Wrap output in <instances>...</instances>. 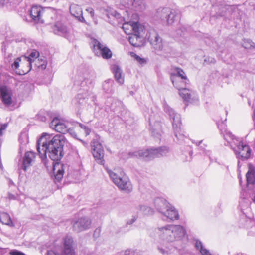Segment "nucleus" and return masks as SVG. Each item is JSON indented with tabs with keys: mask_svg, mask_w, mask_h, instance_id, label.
Instances as JSON below:
<instances>
[{
	"mask_svg": "<svg viewBox=\"0 0 255 255\" xmlns=\"http://www.w3.org/2000/svg\"><path fill=\"white\" fill-rule=\"evenodd\" d=\"M65 142V138L62 135L52 136L44 133L36 144L37 151L40 157L46 158L48 156L53 161V172L55 179L57 182H60L63 178L65 170V165L58 162L64 156L63 146Z\"/></svg>",
	"mask_w": 255,
	"mask_h": 255,
	"instance_id": "1",
	"label": "nucleus"
},
{
	"mask_svg": "<svg viewBox=\"0 0 255 255\" xmlns=\"http://www.w3.org/2000/svg\"><path fill=\"white\" fill-rule=\"evenodd\" d=\"M160 240L158 246L159 252L163 255H169L175 250L174 243L185 240L186 230L179 225H166L157 228Z\"/></svg>",
	"mask_w": 255,
	"mask_h": 255,
	"instance_id": "2",
	"label": "nucleus"
},
{
	"mask_svg": "<svg viewBox=\"0 0 255 255\" xmlns=\"http://www.w3.org/2000/svg\"><path fill=\"white\" fill-rule=\"evenodd\" d=\"M154 204L157 212L166 219L170 221L179 219L178 211L165 199L156 198L154 200Z\"/></svg>",
	"mask_w": 255,
	"mask_h": 255,
	"instance_id": "3",
	"label": "nucleus"
},
{
	"mask_svg": "<svg viewBox=\"0 0 255 255\" xmlns=\"http://www.w3.org/2000/svg\"><path fill=\"white\" fill-rule=\"evenodd\" d=\"M169 153V149L166 146L158 148H151L146 150H141L134 152H130L131 157L140 158L145 160H150L155 158L165 156Z\"/></svg>",
	"mask_w": 255,
	"mask_h": 255,
	"instance_id": "4",
	"label": "nucleus"
},
{
	"mask_svg": "<svg viewBox=\"0 0 255 255\" xmlns=\"http://www.w3.org/2000/svg\"><path fill=\"white\" fill-rule=\"evenodd\" d=\"M171 80L174 86L179 90L180 96L186 102H190L193 99L196 98L195 93L188 88L187 82L189 80L181 79L175 75H171Z\"/></svg>",
	"mask_w": 255,
	"mask_h": 255,
	"instance_id": "5",
	"label": "nucleus"
},
{
	"mask_svg": "<svg viewBox=\"0 0 255 255\" xmlns=\"http://www.w3.org/2000/svg\"><path fill=\"white\" fill-rule=\"evenodd\" d=\"M163 107L165 112L168 113L170 117L173 119L172 126L175 136L177 140L181 143L186 137L184 134V131L181 129V116L180 114L175 113L174 110L166 103L164 104Z\"/></svg>",
	"mask_w": 255,
	"mask_h": 255,
	"instance_id": "6",
	"label": "nucleus"
},
{
	"mask_svg": "<svg viewBox=\"0 0 255 255\" xmlns=\"http://www.w3.org/2000/svg\"><path fill=\"white\" fill-rule=\"evenodd\" d=\"M180 16V11L177 9L169 7H160L155 14L157 19L161 20L168 25H171Z\"/></svg>",
	"mask_w": 255,
	"mask_h": 255,
	"instance_id": "7",
	"label": "nucleus"
},
{
	"mask_svg": "<svg viewBox=\"0 0 255 255\" xmlns=\"http://www.w3.org/2000/svg\"><path fill=\"white\" fill-rule=\"evenodd\" d=\"M148 41L153 48L157 52L163 54H170L172 51V48L168 44L163 41L162 38L155 30H151L149 33Z\"/></svg>",
	"mask_w": 255,
	"mask_h": 255,
	"instance_id": "8",
	"label": "nucleus"
},
{
	"mask_svg": "<svg viewBox=\"0 0 255 255\" xmlns=\"http://www.w3.org/2000/svg\"><path fill=\"white\" fill-rule=\"evenodd\" d=\"M148 41L153 48L157 52L163 54H170L172 51V48L168 44L163 41L162 38L155 30H151L149 33Z\"/></svg>",
	"mask_w": 255,
	"mask_h": 255,
	"instance_id": "9",
	"label": "nucleus"
},
{
	"mask_svg": "<svg viewBox=\"0 0 255 255\" xmlns=\"http://www.w3.org/2000/svg\"><path fill=\"white\" fill-rule=\"evenodd\" d=\"M108 172L112 181L119 189L127 192H130L132 190L130 181L124 173H121L118 175L111 170H108Z\"/></svg>",
	"mask_w": 255,
	"mask_h": 255,
	"instance_id": "10",
	"label": "nucleus"
},
{
	"mask_svg": "<svg viewBox=\"0 0 255 255\" xmlns=\"http://www.w3.org/2000/svg\"><path fill=\"white\" fill-rule=\"evenodd\" d=\"M46 255H75L73 238L68 235L64 238L63 254H60L55 250H50L47 251Z\"/></svg>",
	"mask_w": 255,
	"mask_h": 255,
	"instance_id": "11",
	"label": "nucleus"
},
{
	"mask_svg": "<svg viewBox=\"0 0 255 255\" xmlns=\"http://www.w3.org/2000/svg\"><path fill=\"white\" fill-rule=\"evenodd\" d=\"M94 51L97 56H101L103 59H109L112 56L111 50L105 44L101 43L98 40L94 39L92 40Z\"/></svg>",
	"mask_w": 255,
	"mask_h": 255,
	"instance_id": "12",
	"label": "nucleus"
},
{
	"mask_svg": "<svg viewBox=\"0 0 255 255\" xmlns=\"http://www.w3.org/2000/svg\"><path fill=\"white\" fill-rule=\"evenodd\" d=\"M51 128L55 131L62 134L69 132L72 134V129L69 127V123L55 117L50 124Z\"/></svg>",
	"mask_w": 255,
	"mask_h": 255,
	"instance_id": "13",
	"label": "nucleus"
},
{
	"mask_svg": "<svg viewBox=\"0 0 255 255\" xmlns=\"http://www.w3.org/2000/svg\"><path fill=\"white\" fill-rule=\"evenodd\" d=\"M237 157L242 160L248 159L250 156L251 150L249 146L239 141L232 148Z\"/></svg>",
	"mask_w": 255,
	"mask_h": 255,
	"instance_id": "14",
	"label": "nucleus"
},
{
	"mask_svg": "<svg viewBox=\"0 0 255 255\" xmlns=\"http://www.w3.org/2000/svg\"><path fill=\"white\" fill-rule=\"evenodd\" d=\"M96 97L91 92L79 93L73 100V103L78 108L84 107L88 104V101L94 102Z\"/></svg>",
	"mask_w": 255,
	"mask_h": 255,
	"instance_id": "15",
	"label": "nucleus"
},
{
	"mask_svg": "<svg viewBox=\"0 0 255 255\" xmlns=\"http://www.w3.org/2000/svg\"><path fill=\"white\" fill-rule=\"evenodd\" d=\"M75 84L80 85L82 87H90L92 85V76L91 73L85 70L84 72L79 71L75 76Z\"/></svg>",
	"mask_w": 255,
	"mask_h": 255,
	"instance_id": "16",
	"label": "nucleus"
},
{
	"mask_svg": "<svg viewBox=\"0 0 255 255\" xmlns=\"http://www.w3.org/2000/svg\"><path fill=\"white\" fill-rule=\"evenodd\" d=\"M92 153L97 162L100 164H104L103 159L104 153L101 144L98 141L94 140L91 143Z\"/></svg>",
	"mask_w": 255,
	"mask_h": 255,
	"instance_id": "17",
	"label": "nucleus"
},
{
	"mask_svg": "<svg viewBox=\"0 0 255 255\" xmlns=\"http://www.w3.org/2000/svg\"><path fill=\"white\" fill-rule=\"evenodd\" d=\"M123 29L125 32L130 35L134 32L143 31L144 27L138 22H129L123 24Z\"/></svg>",
	"mask_w": 255,
	"mask_h": 255,
	"instance_id": "18",
	"label": "nucleus"
},
{
	"mask_svg": "<svg viewBox=\"0 0 255 255\" xmlns=\"http://www.w3.org/2000/svg\"><path fill=\"white\" fill-rule=\"evenodd\" d=\"M91 221L87 217L79 218L73 225V230L76 232H80L90 228Z\"/></svg>",
	"mask_w": 255,
	"mask_h": 255,
	"instance_id": "19",
	"label": "nucleus"
},
{
	"mask_svg": "<svg viewBox=\"0 0 255 255\" xmlns=\"http://www.w3.org/2000/svg\"><path fill=\"white\" fill-rule=\"evenodd\" d=\"M0 94L3 104L6 106H10L12 103L11 89L5 85H0Z\"/></svg>",
	"mask_w": 255,
	"mask_h": 255,
	"instance_id": "20",
	"label": "nucleus"
},
{
	"mask_svg": "<svg viewBox=\"0 0 255 255\" xmlns=\"http://www.w3.org/2000/svg\"><path fill=\"white\" fill-rule=\"evenodd\" d=\"M32 63L33 61L30 58L25 56H21L20 70L17 71L18 74L23 75L29 72L31 69Z\"/></svg>",
	"mask_w": 255,
	"mask_h": 255,
	"instance_id": "21",
	"label": "nucleus"
},
{
	"mask_svg": "<svg viewBox=\"0 0 255 255\" xmlns=\"http://www.w3.org/2000/svg\"><path fill=\"white\" fill-rule=\"evenodd\" d=\"M71 15L78 21L86 23V20L83 16V10L81 6L75 3H71L69 7Z\"/></svg>",
	"mask_w": 255,
	"mask_h": 255,
	"instance_id": "22",
	"label": "nucleus"
},
{
	"mask_svg": "<svg viewBox=\"0 0 255 255\" xmlns=\"http://www.w3.org/2000/svg\"><path fill=\"white\" fill-rule=\"evenodd\" d=\"M226 9L228 11L229 13H224L223 12L220 13L221 16H223L225 18L230 19H240L241 16V11L235 6H226L223 9Z\"/></svg>",
	"mask_w": 255,
	"mask_h": 255,
	"instance_id": "23",
	"label": "nucleus"
},
{
	"mask_svg": "<svg viewBox=\"0 0 255 255\" xmlns=\"http://www.w3.org/2000/svg\"><path fill=\"white\" fill-rule=\"evenodd\" d=\"M43 9V8L38 5L32 6L30 11V15L32 20L35 22L44 23V19H42Z\"/></svg>",
	"mask_w": 255,
	"mask_h": 255,
	"instance_id": "24",
	"label": "nucleus"
},
{
	"mask_svg": "<svg viewBox=\"0 0 255 255\" xmlns=\"http://www.w3.org/2000/svg\"><path fill=\"white\" fill-rule=\"evenodd\" d=\"M111 69L116 81L120 85L123 84L124 83V76L121 68L118 65L114 64L112 66Z\"/></svg>",
	"mask_w": 255,
	"mask_h": 255,
	"instance_id": "25",
	"label": "nucleus"
},
{
	"mask_svg": "<svg viewBox=\"0 0 255 255\" xmlns=\"http://www.w3.org/2000/svg\"><path fill=\"white\" fill-rule=\"evenodd\" d=\"M223 134L224 139L227 142V144H225V145H229L231 148H232L236 144H238L239 140L234 135L232 134L230 131L225 130L224 133H222Z\"/></svg>",
	"mask_w": 255,
	"mask_h": 255,
	"instance_id": "26",
	"label": "nucleus"
},
{
	"mask_svg": "<svg viewBox=\"0 0 255 255\" xmlns=\"http://www.w3.org/2000/svg\"><path fill=\"white\" fill-rule=\"evenodd\" d=\"M142 31H138V32H134L129 35L128 37V41L129 43L135 47L140 46L142 42V37L140 35Z\"/></svg>",
	"mask_w": 255,
	"mask_h": 255,
	"instance_id": "27",
	"label": "nucleus"
},
{
	"mask_svg": "<svg viewBox=\"0 0 255 255\" xmlns=\"http://www.w3.org/2000/svg\"><path fill=\"white\" fill-rule=\"evenodd\" d=\"M35 154L33 152H27L25 154L23 161L22 168L26 172L27 168L31 165V163L34 159Z\"/></svg>",
	"mask_w": 255,
	"mask_h": 255,
	"instance_id": "28",
	"label": "nucleus"
},
{
	"mask_svg": "<svg viewBox=\"0 0 255 255\" xmlns=\"http://www.w3.org/2000/svg\"><path fill=\"white\" fill-rule=\"evenodd\" d=\"M53 32L57 35H63L67 32V27L60 22H56L52 26Z\"/></svg>",
	"mask_w": 255,
	"mask_h": 255,
	"instance_id": "29",
	"label": "nucleus"
},
{
	"mask_svg": "<svg viewBox=\"0 0 255 255\" xmlns=\"http://www.w3.org/2000/svg\"><path fill=\"white\" fill-rule=\"evenodd\" d=\"M136 209L139 215H150L153 214L154 212L152 208L145 205H139Z\"/></svg>",
	"mask_w": 255,
	"mask_h": 255,
	"instance_id": "30",
	"label": "nucleus"
},
{
	"mask_svg": "<svg viewBox=\"0 0 255 255\" xmlns=\"http://www.w3.org/2000/svg\"><path fill=\"white\" fill-rule=\"evenodd\" d=\"M0 223L8 225L10 227L14 226L11 219L8 214L5 212H0Z\"/></svg>",
	"mask_w": 255,
	"mask_h": 255,
	"instance_id": "31",
	"label": "nucleus"
},
{
	"mask_svg": "<svg viewBox=\"0 0 255 255\" xmlns=\"http://www.w3.org/2000/svg\"><path fill=\"white\" fill-rule=\"evenodd\" d=\"M19 149L22 152L25 149L26 145L29 142L28 136L26 133H21L19 138Z\"/></svg>",
	"mask_w": 255,
	"mask_h": 255,
	"instance_id": "32",
	"label": "nucleus"
},
{
	"mask_svg": "<svg viewBox=\"0 0 255 255\" xmlns=\"http://www.w3.org/2000/svg\"><path fill=\"white\" fill-rule=\"evenodd\" d=\"M154 127H150V132L153 136L156 138H159L162 132L161 125L159 122H156Z\"/></svg>",
	"mask_w": 255,
	"mask_h": 255,
	"instance_id": "33",
	"label": "nucleus"
},
{
	"mask_svg": "<svg viewBox=\"0 0 255 255\" xmlns=\"http://www.w3.org/2000/svg\"><path fill=\"white\" fill-rule=\"evenodd\" d=\"M133 4L131 5L136 11H141L146 8L144 0H133Z\"/></svg>",
	"mask_w": 255,
	"mask_h": 255,
	"instance_id": "34",
	"label": "nucleus"
},
{
	"mask_svg": "<svg viewBox=\"0 0 255 255\" xmlns=\"http://www.w3.org/2000/svg\"><path fill=\"white\" fill-rule=\"evenodd\" d=\"M55 11L51 8H43L42 11V19L45 21L48 20L49 18H53L55 16Z\"/></svg>",
	"mask_w": 255,
	"mask_h": 255,
	"instance_id": "35",
	"label": "nucleus"
},
{
	"mask_svg": "<svg viewBox=\"0 0 255 255\" xmlns=\"http://www.w3.org/2000/svg\"><path fill=\"white\" fill-rule=\"evenodd\" d=\"M246 176L248 184H254L255 183V172L253 169L249 168Z\"/></svg>",
	"mask_w": 255,
	"mask_h": 255,
	"instance_id": "36",
	"label": "nucleus"
},
{
	"mask_svg": "<svg viewBox=\"0 0 255 255\" xmlns=\"http://www.w3.org/2000/svg\"><path fill=\"white\" fill-rule=\"evenodd\" d=\"M21 62V57L14 59L13 63L11 64L12 69L18 74L17 71L20 70V63Z\"/></svg>",
	"mask_w": 255,
	"mask_h": 255,
	"instance_id": "37",
	"label": "nucleus"
},
{
	"mask_svg": "<svg viewBox=\"0 0 255 255\" xmlns=\"http://www.w3.org/2000/svg\"><path fill=\"white\" fill-rule=\"evenodd\" d=\"M33 62H35V65L39 69H41L42 70L45 69L46 67V62L44 60H40V59H38L37 60H32Z\"/></svg>",
	"mask_w": 255,
	"mask_h": 255,
	"instance_id": "38",
	"label": "nucleus"
},
{
	"mask_svg": "<svg viewBox=\"0 0 255 255\" xmlns=\"http://www.w3.org/2000/svg\"><path fill=\"white\" fill-rule=\"evenodd\" d=\"M242 46L245 49L255 48V43L250 39H244L242 43Z\"/></svg>",
	"mask_w": 255,
	"mask_h": 255,
	"instance_id": "39",
	"label": "nucleus"
},
{
	"mask_svg": "<svg viewBox=\"0 0 255 255\" xmlns=\"http://www.w3.org/2000/svg\"><path fill=\"white\" fill-rule=\"evenodd\" d=\"M171 75H175L177 77L181 78V79L185 80L187 79V77L185 75L184 72L180 68H177L176 69V73L172 74Z\"/></svg>",
	"mask_w": 255,
	"mask_h": 255,
	"instance_id": "40",
	"label": "nucleus"
},
{
	"mask_svg": "<svg viewBox=\"0 0 255 255\" xmlns=\"http://www.w3.org/2000/svg\"><path fill=\"white\" fill-rule=\"evenodd\" d=\"M77 125L79 127L81 128V129L83 130L86 136L90 134L91 130L88 127L80 123H77Z\"/></svg>",
	"mask_w": 255,
	"mask_h": 255,
	"instance_id": "41",
	"label": "nucleus"
},
{
	"mask_svg": "<svg viewBox=\"0 0 255 255\" xmlns=\"http://www.w3.org/2000/svg\"><path fill=\"white\" fill-rule=\"evenodd\" d=\"M133 0H120V3L122 5L126 7L129 8L131 7L133 4Z\"/></svg>",
	"mask_w": 255,
	"mask_h": 255,
	"instance_id": "42",
	"label": "nucleus"
},
{
	"mask_svg": "<svg viewBox=\"0 0 255 255\" xmlns=\"http://www.w3.org/2000/svg\"><path fill=\"white\" fill-rule=\"evenodd\" d=\"M112 83H113L112 80H108L105 81L104 82V83L103 84V89L106 91H108L110 87L112 85Z\"/></svg>",
	"mask_w": 255,
	"mask_h": 255,
	"instance_id": "43",
	"label": "nucleus"
},
{
	"mask_svg": "<svg viewBox=\"0 0 255 255\" xmlns=\"http://www.w3.org/2000/svg\"><path fill=\"white\" fill-rule=\"evenodd\" d=\"M6 255H25L23 253L20 252L18 250H10L8 252Z\"/></svg>",
	"mask_w": 255,
	"mask_h": 255,
	"instance_id": "44",
	"label": "nucleus"
},
{
	"mask_svg": "<svg viewBox=\"0 0 255 255\" xmlns=\"http://www.w3.org/2000/svg\"><path fill=\"white\" fill-rule=\"evenodd\" d=\"M39 56V53L36 50H33L30 53L28 57L30 58L32 60H35Z\"/></svg>",
	"mask_w": 255,
	"mask_h": 255,
	"instance_id": "45",
	"label": "nucleus"
},
{
	"mask_svg": "<svg viewBox=\"0 0 255 255\" xmlns=\"http://www.w3.org/2000/svg\"><path fill=\"white\" fill-rule=\"evenodd\" d=\"M229 6L228 5H225L224 6H221L220 8H219V11L218 12H217L216 14H217V17H222L220 15V13L223 12L224 13H229L228 12V11L226 10V9H223V8H224L225 6Z\"/></svg>",
	"mask_w": 255,
	"mask_h": 255,
	"instance_id": "46",
	"label": "nucleus"
},
{
	"mask_svg": "<svg viewBox=\"0 0 255 255\" xmlns=\"http://www.w3.org/2000/svg\"><path fill=\"white\" fill-rule=\"evenodd\" d=\"M135 58L141 65L145 64L146 63V61L144 59L141 58L136 54H135Z\"/></svg>",
	"mask_w": 255,
	"mask_h": 255,
	"instance_id": "47",
	"label": "nucleus"
},
{
	"mask_svg": "<svg viewBox=\"0 0 255 255\" xmlns=\"http://www.w3.org/2000/svg\"><path fill=\"white\" fill-rule=\"evenodd\" d=\"M186 29L184 27H182L177 30V34L180 35L181 36L185 35V31Z\"/></svg>",
	"mask_w": 255,
	"mask_h": 255,
	"instance_id": "48",
	"label": "nucleus"
},
{
	"mask_svg": "<svg viewBox=\"0 0 255 255\" xmlns=\"http://www.w3.org/2000/svg\"><path fill=\"white\" fill-rule=\"evenodd\" d=\"M9 249L7 248H2L0 247V255H6Z\"/></svg>",
	"mask_w": 255,
	"mask_h": 255,
	"instance_id": "49",
	"label": "nucleus"
},
{
	"mask_svg": "<svg viewBox=\"0 0 255 255\" xmlns=\"http://www.w3.org/2000/svg\"><path fill=\"white\" fill-rule=\"evenodd\" d=\"M137 216H133L132 218L131 219L128 220L127 222V225H131L133 223H134L135 221L137 220Z\"/></svg>",
	"mask_w": 255,
	"mask_h": 255,
	"instance_id": "50",
	"label": "nucleus"
},
{
	"mask_svg": "<svg viewBox=\"0 0 255 255\" xmlns=\"http://www.w3.org/2000/svg\"><path fill=\"white\" fill-rule=\"evenodd\" d=\"M86 11L90 14V15L92 18L94 17L95 13H94V10L92 8L88 7L86 9Z\"/></svg>",
	"mask_w": 255,
	"mask_h": 255,
	"instance_id": "51",
	"label": "nucleus"
},
{
	"mask_svg": "<svg viewBox=\"0 0 255 255\" xmlns=\"http://www.w3.org/2000/svg\"><path fill=\"white\" fill-rule=\"evenodd\" d=\"M7 125L6 124H4L1 125L0 128V136L2 135V130L6 129Z\"/></svg>",
	"mask_w": 255,
	"mask_h": 255,
	"instance_id": "52",
	"label": "nucleus"
},
{
	"mask_svg": "<svg viewBox=\"0 0 255 255\" xmlns=\"http://www.w3.org/2000/svg\"><path fill=\"white\" fill-rule=\"evenodd\" d=\"M100 233V230L99 229H96L94 231L93 236L94 237H98Z\"/></svg>",
	"mask_w": 255,
	"mask_h": 255,
	"instance_id": "53",
	"label": "nucleus"
},
{
	"mask_svg": "<svg viewBox=\"0 0 255 255\" xmlns=\"http://www.w3.org/2000/svg\"><path fill=\"white\" fill-rule=\"evenodd\" d=\"M8 197L10 200H15L16 199V196L11 193H8Z\"/></svg>",
	"mask_w": 255,
	"mask_h": 255,
	"instance_id": "54",
	"label": "nucleus"
},
{
	"mask_svg": "<svg viewBox=\"0 0 255 255\" xmlns=\"http://www.w3.org/2000/svg\"><path fill=\"white\" fill-rule=\"evenodd\" d=\"M8 0H0V5L3 6L5 3H7Z\"/></svg>",
	"mask_w": 255,
	"mask_h": 255,
	"instance_id": "55",
	"label": "nucleus"
},
{
	"mask_svg": "<svg viewBox=\"0 0 255 255\" xmlns=\"http://www.w3.org/2000/svg\"><path fill=\"white\" fill-rule=\"evenodd\" d=\"M252 203L255 205V192L253 195L252 197Z\"/></svg>",
	"mask_w": 255,
	"mask_h": 255,
	"instance_id": "56",
	"label": "nucleus"
},
{
	"mask_svg": "<svg viewBox=\"0 0 255 255\" xmlns=\"http://www.w3.org/2000/svg\"><path fill=\"white\" fill-rule=\"evenodd\" d=\"M253 120L254 121V125L255 126V107L254 110V117H253Z\"/></svg>",
	"mask_w": 255,
	"mask_h": 255,
	"instance_id": "57",
	"label": "nucleus"
},
{
	"mask_svg": "<svg viewBox=\"0 0 255 255\" xmlns=\"http://www.w3.org/2000/svg\"><path fill=\"white\" fill-rule=\"evenodd\" d=\"M215 62V60L214 58H211V60L210 61V62L211 63H214Z\"/></svg>",
	"mask_w": 255,
	"mask_h": 255,
	"instance_id": "58",
	"label": "nucleus"
},
{
	"mask_svg": "<svg viewBox=\"0 0 255 255\" xmlns=\"http://www.w3.org/2000/svg\"><path fill=\"white\" fill-rule=\"evenodd\" d=\"M9 183L10 184H14V183L13 182V181L11 179H9Z\"/></svg>",
	"mask_w": 255,
	"mask_h": 255,
	"instance_id": "59",
	"label": "nucleus"
},
{
	"mask_svg": "<svg viewBox=\"0 0 255 255\" xmlns=\"http://www.w3.org/2000/svg\"><path fill=\"white\" fill-rule=\"evenodd\" d=\"M88 255H95V254H94L93 253H91V254H89Z\"/></svg>",
	"mask_w": 255,
	"mask_h": 255,
	"instance_id": "60",
	"label": "nucleus"
},
{
	"mask_svg": "<svg viewBox=\"0 0 255 255\" xmlns=\"http://www.w3.org/2000/svg\"><path fill=\"white\" fill-rule=\"evenodd\" d=\"M201 142H202V141H200V142H198L197 145H199Z\"/></svg>",
	"mask_w": 255,
	"mask_h": 255,
	"instance_id": "61",
	"label": "nucleus"
},
{
	"mask_svg": "<svg viewBox=\"0 0 255 255\" xmlns=\"http://www.w3.org/2000/svg\"><path fill=\"white\" fill-rule=\"evenodd\" d=\"M81 141L83 142V144H86L85 142H84V141H82V140H81Z\"/></svg>",
	"mask_w": 255,
	"mask_h": 255,
	"instance_id": "62",
	"label": "nucleus"
},
{
	"mask_svg": "<svg viewBox=\"0 0 255 255\" xmlns=\"http://www.w3.org/2000/svg\"><path fill=\"white\" fill-rule=\"evenodd\" d=\"M8 57H12V54H10V55H9Z\"/></svg>",
	"mask_w": 255,
	"mask_h": 255,
	"instance_id": "63",
	"label": "nucleus"
},
{
	"mask_svg": "<svg viewBox=\"0 0 255 255\" xmlns=\"http://www.w3.org/2000/svg\"><path fill=\"white\" fill-rule=\"evenodd\" d=\"M84 90H88V89L87 88H85V89L84 88Z\"/></svg>",
	"mask_w": 255,
	"mask_h": 255,
	"instance_id": "64",
	"label": "nucleus"
}]
</instances>
